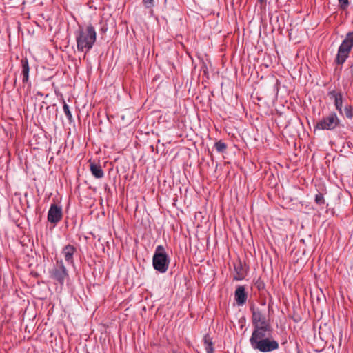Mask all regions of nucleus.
<instances>
[{"mask_svg":"<svg viewBox=\"0 0 353 353\" xmlns=\"http://www.w3.org/2000/svg\"><path fill=\"white\" fill-rule=\"evenodd\" d=\"M170 262V257L164 247L161 245H157L152 257L154 269L160 273H165L168 270Z\"/></svg>","mask_w":353,"mask_h":353,"instance_id":"4","label":"nucleus"},{"mask_svg":"<svg viewBox=\"0 0 353 353\" xmlns=\"http://www.w3.org/2000/svg\"><path fill=\"white\" fill-rule=\"evenodd\" d=\"M272 331H263L252 334L249 341L254 350L261 352H270L279 348V343L268 336Z\"/></svg>","mask_w":353,"mask_h":353,"instance_id":"1","label":"nucleus"},{"mask_svg":"<svg viewBox=\"0 0 353 353\" xmlns=\"http://www.w3.org/2000/svg\"><path fill=\"white\" fill-rule=\"evenodd\" d=\"M314 201L319 206L323 205L325 203L323 194L321 192L316 194L314 197Z\"/></svg>","mask_w":353,"mask_h":353,"instance_id":"19","label":"nucleus"},{"mask_svg":"<svg viewBox=\"0 0 353 353\" xmlns=\"http://www.w3.org/2000/svg\"><path fill=\"white\" fill-rule=\"evenodd\" d=\"M75 37L78 51L88 52L96 41L97 33L93 26L90 23L85 28L79 27L75 32Z\"/></svg>","mask_w":353,"mask_h":353,"instance_id":"2","label":"nucleus"},{"mask_svg":"<svg viewBox=\"0 0 353 353\" xmlns=\"http://www.w3.org/2000/svg\"><path fill=\"white\" fill-rule=\"evenodd\" d=\"M339 7L342 10H345L350 5L349 0H338Z\"/></svg>","mask_w":353,"mask_h":353,"instance_id":"21","label":"nucleus"},{"mask_svg":"<svg viewBox=\"0 0 353 353\" xmlns=\"http://www.w3.org/2000/svg\"><path fill=\"white\" fill-rule=\"evenodd\" d=\"M21 76L23 83H29L30 67L27 58L22 59L21 61Z\"/></svg>","mask_w":353,"mask_h":353,"instance_id":"13","label":"nucleus"},{"mask_svg":"<svg viewBox=\"0 0 353 353\" xmlns=\"http://www.w3.org/2000/svg\"><path fill=\"white\" fill-rule=\"evenodd\" d=\"M63 112L68 119V121L71 123L73 121V117L72 115V113L70 110L69 105L63 101Z\"/></svg>","mask_w":353,"mask_h":353,"instance_id":"18","label":"nucleus"},{"mask_svg":"<svg viewBox=\"0 0 353 353\" xmlns=\"http://www.w3.org/2000/svg\"><path fill=\"white\" fill-rule=\"evenodd\" d=\"M90 169L92 174L97 179H101L104 176V172L101 166L94 162L90 161Z\"/></svg>","mask_w":353,"mask_h":353,"instance_id":"14","label":"nucleus"},{"mask_svg":"<svg viewBox=\"0 0 353 353\" xmlns=\"http://www.w3.org/2000/svg\"><path fill=\"white\" fill-rule=\"evenodd\" d=\"M353 48V31L347 32L345 39L339 46L334 63L336 65H343L349 57L350 53Z\"/></svg>","mask_w":353,"mask_h":353,"instance_id":"5","label":"nucleus"},{"mask_svg":"<svg viewBox=\"0 0 353 353\" xmlns=\"http://www.w3.org/2000/svg\"><path fill=\"white\" fill-rule=\"evenodd\" d=\"M203 343L205 345V349L206 353H214V343L212 342V338L209 334H206L203 337Z\"/></svg>","mask_w":353,"mask_h":353,"instance_id":"16","label":"nucleus"},{"mask_svg":"<svg viewBox=\"0 0 353 353\" xmlns=\"http://www.w3.org/2000/svg\"><path fill=\"white\" fill-rule=\"evenodd\" d=\"M142 3L148 8L154 6V0H142Z\"/></svg>","mask_w":353,"mask_h":353,"instance_id":"22","label":"nucleus"},{"mask_svg":"<svg viewBox=\"0 0 353 353\" xmlns=\"http://www.w3.org/2000/svg\"><path fill=\"white\" fill-rule=\"evenodd\" d=\"M68 272L62 260L57 261L56 265L50 271V276L52 279L63 285L65 279L68 277Z\"/></svg>","mask_w":353,"mask_h":353,"instance_id":"7","label":"nucleus"},{"mask_svg":"<svg viewBox=\"0 0 353 353\" xmlns=\"http://www.w3.org/2000/svg\"><path fill=\"white\" fill-rule=\"evenodd\" d=\"M234 268L235 274L234 275L233 279L236 281L243 280L246 275V271L243 267L241 261H239L237 263H234Z\"/></svg>","mask_w":353,"mask_h":353,"instance_id":"12","label":"nucleus"},{"mask_svg":"<svg viewBox=\"0 0 353 353\" xmlns=\"http://www.w3.org/2000/svg\"><path fill=\"white\" fill-rule=\"evenodd\" d=\"M327 96L330 99L333 100L336 110L339 113H341L343 103L345 101L343 92L341 90H330L327 92Z\"/></svg>","mask_w":353,"mask_h":353,"instance_id":"8","label":"nucleus"},{"mask_svg":"<svg viewBox=\"0 0 353 353\" xmlns=\"http://www.w3.org/2000/svg\"><path fill=\"white\" fill-rule=\"evenodd\" d=\"M341 116L347 119H353V105L346 103L342 108L341 113H339Z\"/></svg>","mask_w":353,"mask_h":353,"instance_id":"15","label":"nucleus"},{"mask_svg":"<svg viewBox=\"0 0 353 353\" xmlns=\"http://www.w3.org/2000/svg\"><path fill=\"white\" fill-rule=\"evenodd\" d=\"M37 95H39V96H41V97H42V96L43 95V93H42V92H39V91H38V92H37Z\"/></svg>","mask_w":353,"mask_h":353,"instance_id":"23","label":"nucleus"},{"mask_svg":"<svg viewBox=\"0 0 353 353\" xmlns=\"http://www.w3.org/2000/svg\"><path fill=\"white\" fill-rule=\"evenodd\" d=\"M214 148L219 153L224 152L227 149V145L222 141H219L215 143Z\"/></svg>","mask_w":353,"mask_h":353,"instance_id":"17","label":"nucleus"},{"mask_svg":"<svg viewBox=\"0 0 353 353\" xmlns=\"http://www.w3.org/2000/svg\"><path fill=\"white\" fill-rule=\"evenodd\" d=\"M340 123V120L335 112H331L327 117H323V119L316 123L314 128L316 129L323 130H333Z\"/></svg>","mask_w":353,"mask_h":353,"instance_id":"6","label":"nucleus"},{"mask_svg":"<svg viewBox=\"0 0 353 353\" xmlns=\"http://www.w3.org/2000/svg\"><path fill=\"white\" fill-rule=\"evenodd\" d=\"M63 217V212L61 206L56 203L51 204L48 212V221L54 225L57 224Z\"/></svg>","mask_w":353,"mask_h":353,"instance_id":"9","label":"nucleus"},{"mask_svg":"<svg viewBox=\"0 0 353 353\" xmlns=\"http://www.w3.org/2000/svg\"><path fill=\"white\" fill-rule=\"evenodd\" d=\"M248 293L244 285H238L234 292V299L239 306L243 305L247 301Z\"/></svg>","mask_w":353,"mask_h":353,"instance_id":"10","label":"nucleus"},{"mask_svg":"<svg viewBox=\"0 0 353 353\" xmlns=\"http://www.w3.org/2000/svg\"><path fill=\"white\" fill-rule=\"evenodd\" d=\"M250 310L252 312V323L254 328L252 334L263 331H272L270 321L259 307H256L254 304L252 303Z\"/></svg>","mask_w":353,"mask_h":353,"instance_id":"3","label":"nucleus"},{"mask_svg":"<svg viewBox=\"0 0 353 353\" xmlns=\"http://www.w3.org/2000/svg\"><path fill=\"white\" fill-rule=\"evenodd\" d=\"M75 252H77V248L70 244L65 245L61 251V254H63L65 261L72 265H74V254Z\"/></svg>","mask_w":353,"mask_h":353,"instance_id":"11","label":"nucleus"},{"mask_svg":"<svg viewBox=\"0 0 353 353\" xmlns=\"http://www.w3.org/2000/svg\"><path fill=\"white\" fill-rule=\"evenodd\" d=\"M254 285L255 287L257 288V290L261 292L263 290H265V285L264 283V282L260 279L259 278L254 283Z\"/></svg>","mask_w":353,"mask_h":353,"instance_id":"20","label":"nucleus"},{"mask_svg":"<svg viewBox=\"0 0 353 353\" xmlns=\"http://www.w3.org/2000/svg\"><path fill=\"white\" fill-rule=\"evenodd\" d=\"M261 3H263L266 2V0H258Z\"/></svg>","mask_w":353,"mask_h":353,"instance_id":"24","label":"nucleus"}]
</instances>
